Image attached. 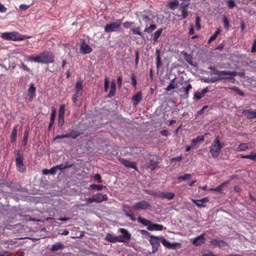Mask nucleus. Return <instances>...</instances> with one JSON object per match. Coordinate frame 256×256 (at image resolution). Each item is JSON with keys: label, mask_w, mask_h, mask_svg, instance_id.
Wrapping results in <instances>:
<instances>
[{"label": "nucleus", "mask_w": 256, "mask_h": 256, "mask_svg": "<svg viewBox=\"0 0 256 256\" xmlns=\"http://www.w3.org/2000/svg\"><path fill=\"white\" fill-rule=\"evenodd\" d=\"M150 238L149 242L152 246V251L150 254H154L158 250V247L160 246V241L165 247L169 249H175L176 246L180 244L178 242L170 243L163 236L158 237L150 236Z\"/></svg>", "instance_id": "1"}, {"label": "nucleus", "mask_w": 256, "mask_h": 256, "mask_svg": "<svg viewBox=\"0 0 256 256\" xmlns=\"http://www.w3.org/2000/svg\"><path fill=\"white\" fill-rule=\"evenodd\" d=\"M28 60L40 64L52 63L54 62V56L52 52L46 51L36 56H28Z\"/></svg>", "instance_id": "2"}, {"label": "nucleus", "mask_w": 256, "mask_h": 256, "mask_svg": "<svg viewBox=\"0 0 256 256\" xmlns=\"http://www.w3.org/2000/svg\"><path fill=\"white\" fill-rule=\"evenodd\" d=\"M222 145L218 138H216L210 148V153L214 158H217L220 154Z\"/></svg>", "instance_id": "3"}, {"label": "nucleus", "mask_w": 256, "mask_h": 256, "mask_svg": "<svg viewBox=\"0 0 256 256\" xmlns=\"http://www.w3.org/2000/svg\"><path fill=\"white\" fill-rule=\"evenodd\" d=\"M108 200V196L106 194L102 193H97L92 198H88L86 199V202L88 203H92L94 202L100 203L104 201H106Z\"/></svg>", "instance_id": "4"}, {"label": "nucleus", "mask_w": 256, "mask_h": 256, "mask_svg": "<svg viewBox=\"0 0 256 256\" xmlns=\"http://www.w3.org/2000/svg\"><path fill=\"white\" fill-rule=\"evenodd\" d=\"M1 38L4 40L14 41L24 40V38H21L18 33L16 32L2 33Z\"/></svg>", "instance_id": "5"}, {"label": "nucleus", "mask_w": 256, "mask_h": 256, "mask_svg": "<svg viewBox=\"0 0 256 256\" xmlns=\"http://www.w3.org/2000/svg\"><path fill=\"white\" fill-rule=\"evenodd\" d=\"M121 24V21L117 20L114 22L106 24L104 27V31L106 32H116L120 27Z\"/></svg>", "instance_id": "6"}, {"label": "nucleus", "mask_w": 256, "mask_h": 256, "mask_svg": "<svg viewBox=\"0 0 256 256\" xmlns=\"http://www.w3.org/2000/svg\"><path fill=\"white\" fill-rule=\"evenodd\" d=\"M119 231L122 234V236H118L119 242H128L131 238L130 234L126 229L123 228H120Z\"/></svg>", "instance_id": "7"}, {"label": "nucleus", "mask_w": 256, "mask_h": 256, "mask_svg": "<svg viewBox=\"0 0 256 256\" xmlns=\"http://www.w3.org/2000/svg\"><path fill=\"white\" fill-rule=\"evenodd\" d=\"M150 207V204L149 202L144 200H140L133 206V208L136 210H145Z\"/></svg>", "instance_id": "8"}, {"label": "nucleus", "mask_w": 256, "mask_h": 256, "mask_svg": "<svg viewBox=\"0 0 256 256\" xmlns=\"http://www.w3.org/2000/svg\"><path fill=\"white\" fill-rule=\"evenodd\" d=\"M154 195L159 198L167 199L168 200L172 199L174 196V194L171 192H159L154 194Z\"/></svg>", "instance_id": "9"}, {"label": "nucleus", "mask_w": 256, "mask_h": 256, "mask_svg": "<svg viewBox=\"0 0 256 256\" xmlns=\"http://www.w3.org/2000/svg\"><path fill=\"white\" fill-rule=\"evenodd\" d=\"M254 144L252 142L241 143L238 146L236 150L237 151H245L253 148Z\"/></svg>", "instance_id": "10"}, {"label": "nucleus", "mask_w": 256, "mask_h": 256, "mask_svg": "<svg viewBox=\"0 0 256 256\" xmlns=\"http://www.w3.org/2000/svg\"><path fill=\"white\" fill-rule=\"evenodd\" d=\"M120 161L122 164L125 166L127 168H132L136 170H137L136 164L134 162H130L126 159L120 158Z\"/></svg>", "instance_id": "11"}, {"label": "nucleus", "mask_w": 256, "mask_h": 256, "mask_svg": "<svg viewBox=\"0 0 256 256\" xmlns=\"http://www.w3.org/2000/svg\"><path fill=\"white\" fill-rule=\"evenodd\" d=\"M192 202L199 208H204L205 206L204 204L208 201V198L205 197L200 200H192Z\"/></svg>", "instance_id": "12"}, {"label": "nucleus", "mask_w": 256, "mask_h": 256, "mask_svg": "<svg viewBox=\"0 0 256 256\" xmlns=\"http://www.w3.org/2000/svg\"><path fill=\"white\" fill-rule=\"evenodd\" d=\"M242 113L248 119H252L256 117V110H242Z\"/></svg>", "instance_id": "13"}, {"label": "nucleus", "mask_w": 256, "mask_h": 256, "mask_svg": "<svg viewBox=\"0 0 256 256\" xmlns=\"http://www.w3.org/2000/svg\"><path fill=\"white\" fill-rule=\"evenodd\" d=\"M92 51V48L90 46L86 44V42H83L80 48V52L82 54H89Z\"/></svg>", "instance_id": "14"}, {"label": "nucleus", "mask_w": 256, "mask_h": 256, "mask_svg": "<svg viewBox=\"0 0 256 256\" xmlns=\"http://www.w3.org/2000/svg\"><path fill=\"white\" fill-rule=\"evenodd\" d=\"M205 242L204 234H202L200 236H197L192 241V244L194 246H200L204 244Z\"/></svg>", "instance_id": "15"}, {"label": "nucleus", "mask_w": 256, "mask_h": 256, "mask_svg": "<svg viewBox=\"0 0 256 256\" xmlns=\"http://www.w3.org/2000/svg\"><path fill=\"white\" fill-rule=\"evenodd\" d=\"M164 229V226L162 224H153L151 222L149 227H148V230L150 231L157 230L160 231Z\"/></svg>", "instance_id": "16"}, {"label": "nucleus", "mask_w": 256, "mask_h": 256, "mask_svg": "<svg viewBox=\"0 0 256 256\" xmlns=\"http://www.w3.org/2000/svg\"><path fill=\"white\" fill-rule=\"evenodd\" d=\"M142 98V95L141 92H138L136 94L134 95L132 98L134 105L136 106L140 102Z\"/></svg>", "instance_id": "17"}, {"label": "nucleus", "mask_w": 256, "mask_h": 256, "mask_svg": "<svg viewBox=\"0 0 256 256\" xmlns=\"http://www.w3.org/2000/svg\"><path fill=\"white\" fill-rule=\"evenodd\" d=\"M105 240L110 242H119L118 236H114L112 234H108L105 238Z\"/></svg>", "instance_id": "18"}, {"label": "nucleus", "mask_w": 256, "mask_h": 256, "mask_svg": "<svg viewBox=\"0 0 256 256\" xmlns=\"http://www.w3.org/2000/svg\"><path fill=\"white\" fill-rule=\"evenodd\" d=\"M64 248V246L61 242H56L52 245L50 250L52 252H56L58 250H62Z\"/></svg>", "instance_id": "19"}, {"label": "nucleus", "mask_w": 256, "mask_h": 256, "mask_svg": "<svg viewBox=\"0 0 256 256\" xmlns=\"http://www.w3.org/2000/svg\"><path fill=\"white\" fill-rule=\"evenodd\" d=\"M75 92L82 94V82L78 81L75 86Z\"/></svg>", "instance_id": "20"}, {"label": "nucleus", "mask_w": 256, "mask_h": 256, "mask_svg": "<svg viewBox=\"0 0 256 256\" xmlns=\"http://www.w3.org/2000/svg\"><path fill=\"white\" fill-rule=\"evenodd\" d=\"M192 88V86L190 84H188L186 87H182L180 90L184 92V98H186L188 97L189 90Z\"/></svg>", "instance_id": "21"}, {"label": "nucleus", "mask_w": 256, "mask_h": 256, "mask_svg": "<svg viewBox=\"0 0 256 256\" xmlns=\"http://www.w3.org/2000/svg\"><path fill=\"white\" fill-rule=\"evenodd\" d=\"M138 222L139 223H141L143 225L146 226L147 228L148 229V227H149L150 225L151 224V221L148 220L144 218L139 217L138 218Z\"/></svg>", "instance_id": "22"}, {"label": "nucleus", "mask_w": 256, "mask_h": 256, "mask_svg": "<svg viewBox=\"0 0 256 256\" xmlns=\"http://www.w3.org/2000/svg\"><path fill=\"white\" fill-rule=\"evenodd\" d=\"M204 136H199L196 138L193 139L192 141V146H194L198 142H203L204 140Z\"/></svg>", "instance_id": "23"}, {"label": "nucleus", "mask_w": 256, "mask_h": 256, "mask_svg": "<svg viewBox=\"0 0 256 256\" xmlns=\"http://www.w3.org/2000/svg\"><path fill=\"white\" fill-rule=\"evenodd\" d=\"M116 89V86L114 81H113L110 84V92L108 94V96L110 98L114 96L115 94Z\"/></svg>", "instance_id": "24"}, {"label": "nucleus", "mask_w": 256, "mask_h": 256, "mask_svg": "<svg viewBox=\"0 0 256 256\" xmlns=\"http://www.w3.org/2000/svg\"><path fill=\"white\" fill-rule=\"evenodd\" d=\"M179 5V2L178 0H174V1L168 2V6L171 10H174Z\"/></svg>", "instance_id": "25"}, {"label": "nucleus", "mask_w": 256, "mask_h": 256, "mask_svg": "<svg viewBox=\"0 0 256 256\" xmlns=\"http://www.w3.org/2000/svg\"><path fill=\"white\" fill-rule=\"evenodd\" d=\"M36 88L33 84H30V88L28 89V95L32 99L34 96H35Z\"/></svg>", "instance_id": "26"}, {"label": "nucleus", "mask_w": 256, "mask_h": 256, "mask_svg": "<svg viewBox=\"0 0 256 256\" xmlns=\"http://www.w3.org/2000/svg\"><path fill=\"white\" fill-rule=\"evenodd\" d=\"M160 50H156V67L158 68L162 65L161 59L160 56Z\"/></svg>", "instance_id": "27"}, {"label": "nucleus", "mask_w": 256, "mask_h": 256, "mask_svg": "<svg viewBox=\"0 0 256 256\" xmlns=\"http://www.w3.org/2000/svg\"><path fill=\"white\" fill-rule=\"evenodd\" d=\"M80 133L78 131L72 130L67 134L68 138H75L79 136Z\"/></svg>", "instance_id": "28"}, {"label": "nucleus", "mask_w": 256, "mask_h": 256, "mask_svg": "<svg viewBox=\"0 0 256 256\" xmlns=\"http://www.w3.org/2000/svg\"><path fill=\"white\" fill-rule=\"evenodd\" d=\"M229 182H230L229 181L225 182L221 184H220L216 188H211L210 190H212V191H215V192H220L222 190V189L224 186H225L226 184H228L229 183Z\"/></svg>", "instance_id": "29"}, {"label": "nucleus", "mask_w": 256, "mask_h": 256, "mask_svg": "<svg viewBox=\"0 0 256 256\" xmlns=\"http://www.w3.org/2000/svg\"><path fill=\"white\" fill-rule=\"evenodd\" d=\"M16 162V165H22V164H24L23 157L20 154V152H18L17 154Z\"/></svg>", "instance_id": "30"}, {"label": "nucleus", "mask_w": 256, "mask_h": 256, "mask_svg": "<svg viewBox=\"0 0 256 256\" xmlns=\"http://www.w3.org/2000/svg\"><path fill=\"white\" fill-rule=\"evenodd\" d=\"M162 32V29H159L154 32V38H153V40L154 41V44L155 42H157L158 39L160 36Z\"/></svg>", "instance_id": "31"}, {"label": "nucleus", "mask_w": 256, "mask_h": 256, "mask_svg": "<svg viewBox=\"0 0 256 256\" xmlns=\"http://www.w3.org/2000/svg\"><path fill=\"white\" fill-rule=\"evenodd\" d=\"M16 136H17V128L16 127H15L14 128V129L12 130V136H11L12 142H16Z\"/></svg>", "instance_id": "32"}, {"label": "nucleus", "mask_w": 256, "mask_h": 256, "mask_svg": "<svg viewBox=\"0 0 256 256\" xmlns=\"http://www.w3.org/2000/svg\"><path fill=\"white\" fill-rule=\"evenodd\" d=\"M230 89L234 91L236 94H238V95L240 96H244V94L243 92L240 90L238 87H236V86H234L232 88H230Z\"/></svg>", "instance_id": "33"}, {"label": "nucleus", "mask_w": 256, "mask_h": 256, "mask_svg": "<svg viewBox=\"0 0 256 256\" xmlns=\"http://www.w3.org/2000/svg\"><path fill=\"white\" fill-rule=\"evenodd\" d=\"M192 177L191 174H185L184 175L182 176H179L178 179L179 181H184L186 180L189 178H190Z\"/></svg>", "instance_id": "34"}, {"label": "nucleus", "mask_w": 256, "mask_h": 256, "mask_svg": "<svg viewBox=\"0 0 256 256\" xmlns=\"http://www.w3.org/2000/svg\"><path fill=\"white\" fill-rule=\"evenodd\" d=\"M157 164H158V163L156 162L154 160H151L150 162L148 167L150 168L152 170H154L156 168Z\"/></svg>", "instance_id": "35"}, {"label": "nucleus", "mask_w": 256, "mask_h": 256, "mask_svg": "<svg viewBox=\"0 0 256 256\" xmlns=\"http://www.w3.org/2000/svg\"><path fill=\"white\" fill-rule=\"evenodd\" d=\"M156 28V24H151L149 27L146 28L144 29V32L148 33H151Z\"/></svg>", "instance_id": "36"}, {"label": "nucleus", "mask_w": 256, "mask_h": 256, "mask_svg": "<svg viewBox=\"0 0 256 256\" xmlns=\"http://www.w3.org/2000/svg\"><path fill=\"white\" fill-rule=\"evenodd\" d=\"M230 77H212L210 78V83L218 82L222 79L224 78H230Z\"/></svg>", "instance_id": "37"}, {"label": "nucleus", "mask_w": 256, "mask_h": 256, "mask_svg": "<svg viewBox=\"0 0 256 256\" xmlns=\"http://www.w3.org/2000/svg\"><path fill=\"white\" fill-rule=\"evenodd\" d=\"M90 188H92V189L96 188V189L98 190H101L104 188H106V186H104L102 185H98V184H91L90 186Z\"/></svg>", "instance_id": "38"}, {"label": "nucleus", "mask_w": 256, "mask_h": 256, "mask_svg": "<svg viewBox=\"0 0 256 256\" xmlns=\"http://www.w3.org/2000/svg\"><path fill=\"white\" fill-rule=\"evenodd\" d=\"M130 30L132 32L133 34H137L141 37H143L142 34L140 32V28L138 27L136 28H132Z\"/></svg>", "instance_id": "39"}, {"label": "nucleus", "mask_w": 256, "mask_h": 256, "mask_svg": "<svg viewBox=\"0 0 256 256\" xmlns=\"http://www.w3.org/2000/svg\"><path fill=\"white\" fill-rule=\"evenodd\" d=\"M227 72L228 73L225 74V77H230L231 78L230 79L233 78L236 76L238 74V72H236L227 71Z\"/></svg>", "instance_id": "40"}, {"label": "nucleus", "mask_w": 256, "mask_h": 256, "mask_svg": "<svg viewBox=\"0 0 256 256\" xmlns=\"http://www.w3.org/2000/svg\"><path fill=\"white\" fill-rule=\"evenodd\" d=\"M123 210L124 212L126 215L128 214V213H130L132 212L131 210L130 206L128 205V204H124L123 206Z\"/></svg>", "instance_id": "41"}, {"label": "nucleus", "mask_w": 256, "mask_h": 256, "mask_svg": "<svg viewBox=\"0 0 256 256\" xmlns=\"http://www.w3.org/2000/svg\"><path fill=\"white\" fill-rule=\"evenodd\" d=\"M55 116H56L55 112H54L52 114L51 116H50V122L49 124V129H50L51 128V127L52 126V125L54 123Z\"/></svg>", "instance_id": "42"}, {"label": "nucleus", "mask_w": 256, "mask_h": 256, "mask_svg": "<svg viewBox=\"0 0 256 256\" xmlns=\"http://www.w3.org/2000/svg\"><path fill=\"white\" fill-rule=\"evenodd\" d=\"M214 242H216V244H218V246H226V242L223 240H212L211 243L214 244Z\"/></svg>", "instance_id": "43"}, {"label": "nucleus", "mask_w": 256, "mask_h": 256, "mask_svg": "<svg viewBox=\"0 0 256 256\" xmlns=\"http://www.w3.org/2000/svg\"><path fill=\"white\" fill-rule=\"evenodd\" d=\"M190 4V2L188 1L186 2H182L179 4L180 8L182 10L186 9V8L189 6Z\"/></svg>", "instance_id": "44"}, {"label": "nucleus", "mask_w": 256, "mask_h": 256, "mask_svg": "<svg viewBox=\"0 0 256 256\" xmlns=\"http://www.w3.org/2000/svg\"><path fill=\"white\" fill-rule=\"evenodd\" d=\"M200 18L198 16H196V27L197 30H200Z\"/></svg>", "instance_id": "45"}, {"label": "nucleus", "mask_w": 256, "mask_h": 256, "mask_svg": "<svg viewBox=\"0 0 256 256\" xmlns=\"http://www.w3.org/2000/svg\"><path fill=\"white\" fill-rule=\"evenodd\" d=\"M56 170H62L66 169L68 168H71V166H64V164H60L57 165L56 166Z\"/></svg>", "instance_id": "46"}, {"label": "nucleus", "mask_w": 256, "mask_h": 256, "mask_svg": "<svg viewBox=\"0 0 256 256\" xmlns=\"http://www.w3.org/2000/svg\"><path fill=\"white\" fill-rule=\"evenodd\" d=\"M227 5L230 9L234 8L236 6V4L233 0H228L227 1Z\"/></svg>", "instance_id": "47"}, {"label": "nucleus", "mask_w": 256, "mask_h": 256, "mask_svg": "<svg viewBox=\"0 0 256 256\" xmlns=\"http://www.w3.org/2000/svg\"><path fill=\"white\" fill-rule=\"evenodd\" d=\"M28 131H26L24 132V139L22 140V144L24 146H25L28 142Z\"/></svg>", "instance_id": "48"}, {"label": "nucleus", "mask_w": 256, "mask_h": 256, "mask_svg": "<svg viewBox=\"0 0 256 256\" xmlns=\"http://www.w3.org/2000/svg\"><path fill=\"white\" fill-rule=\"evenodd\" d=\"M204 96V95L202 94V92H196L194 94V98L196 99L199 100L201 99Z\"/></svg>", "instance_id": "49"}, {"label": "nucleus", "mask_w": 256, "mask_h": 256, "mask_svg": "<svg viewBox=\"0 0 256 256\" xmlns=\"http://www.w3.org/2000/svg\"><path fill=\"white\" fill-rule=\"evenodd\" d=\"M58 121V124L62 126L64 123V115H62V114H59Z\"/></svg>", "instance_id": "50"}, {"label": "nucleus", "mask_w": 256, "mask_h": 256, "mask_svg": "<svg viewBox=\"0 0 256 256\" xmlns=\"http://www.w3.org/2000/svg\"><path fill=\"white\" fill-rule=\"evenodd\" d=\"M176 87V84L170 83L166 88L167 91H170L172 90L175 88Z\"/></svg>", "instance_id": "51"}, {"label": "nucleus", "mask_w": 256, "mask_h": 256, "mask_svg": "<svg viewBox=\"0 0 256 256\" xmlns=\"http://www.w3.org/2000/svg\"><path fill=\"white\" fill-rule=\"evenodd\" d=\"M81 96H82V94H78L77 92H75V93L74 94V95L72 96V98L73 102L74 103H76L77 100L78 98Z\"/></svg>", "instance_id": "52"}, {"label": "nucleus", "mask_w": 256, "mask_h": 256, "mask_svg": "<svg viewBox=\"0 0 256 256\" xmlns=\"http://www.w3.org/2000/svg\"><path fill=\"white\" fill-rule=\"evenodd\" d=\"M208 69L210 70H211L212 71V74H218L219 76V72H220V70H216L215 68H213L212 66H210L208 68Z\"/></svg>", "instance_id": "53"}, {"label": "nucleus", "mask_w": 256, "mask_h": 256, "mask_svg": "<svg viewBox=\"0 0 256 256\" xmlns=\"http://www.w3.org/2000/svg\"><path fill=\"white\" fill-rule=\"evenodd\" d=\"M18 170L20 172H23L24 170V164L22 165H16Z\"/></svg>", "instance_id": "54"}, {"label": "nucleus", "mask_w": 256, "mask_h": 256, "mask_svg": "<svg viewBox=\"0 0 256 256\" xmlns=\"http://www.w3.org/2000/svg\"><path fill=\"white\" fill-rule=\"evenodd\" d=\"M108 84H109V82L108 80V78H106L104 79V90L106 92H107V90L108 88V87H109Z\"/></svg>", "instance_id": "55"}, {"label": "nucleus", "mask_w": 256, "mask_h": 256, "mask_svg": "<svg viewBox=\"0 0 256 256\" xmlns=\"http://www.w3.org/2000/svg\"><path fill=\"white\" fill-rule=\"evenodd\" d=\"M29 7V5L25 4H22L20 6V8L23 11L26 10Z\"/></svg>", "instance_id": "56"}, {"label": "nucleus", "mask_w": 256, "mask_h": 256, "mask_svg": "<svg viewBox=\"0 0 256 256\" xmlns=\"http://www.w3.org/2000/svg\"><path fill=\"white\" fill-rule=\"evenodd\" d=\"M182 16L184 19L186 18L188 15V11L186 9L182 10Z\"/></svg>", "instance_id": "57"}, {"label": "nucleus", "mask_w": 256, "mask_h": 256, "mask_svg": "<svg viewBox=\"0 0 256 256\" xmlns=\"http://www.w3.org/2000/svg\"><path fill=\"white\" fill-rule=\"evenodd\" d=\"M126 216H127L129 217L132 220V221L136 220V218H134V215L133 214V211L130 213H128V214Z\"/></svg>", "instance_id": "58"}, {"label": "nucleus", "mask_w": 256, "mask_h": 256, "mask_svg": "<svg viewBox=\"0 0 256 256\" xmlns=\"http://www.w3.org/2000/svg\"><path fill=\"white\" fill-rule=\"evenodd\" d=\"M220 30L219 29H218L215 32V33L210 37V38H212V40H214L217 37L218 35L220 34Z\"/></svg>", "instance_id": "59"}, {"label": "nucleus", "mask_w": 256, "mask_h": 256, "mask_svg": "<svg viewBox=\"0 0 256 256\" xmlns=\"http://www.w3.org/2000/svg\"><path fill=\"white\" fill-rule=\"evenodd\" d=\"M224 26L228 29L229 28V22L228 20L226 17H224Z\"/></svg>", "instance_id": "60"}, {"label": "nucleus", "mask_w": 256, "mask_h": 256, "mask_svg": "<svg viewBox=\"0 0 256 256\" xmlns=\"http://www.w3.org/2000/svg\"><path fill=\"white\" fill-rule=\"evenodd\" d=\"M6 8L3 4L0 3V12H6Z\"/></svg>", "instance_id": "61"}, {"label": "nucleus", "mask_w": 256, "mask_h": 256, "mask_svg": "<svg viewBox=\"0 0 256 256\" xmlns=\"http://www.w3.org/2000/svg\"><path fill=\"white\" fill-rule=\"evenodd\" d=\"M56 166H54V167L52 168L50 170H49L50 174H56Z\"/></svg>", "instance_id": "62"}, {"label": "nucleus", "mask_w": 256, "mask_h": 256, "mask_svg": "<svg viewBox=\"0 0 256 256\" xmlns=\"http://www.w3.org/2000/svg\"><path fill=\"white\" fill-rule=\"evenodd\" d=\"M252 157L251 160L254 161H256V151H253L251 152Z\"/></svg>", "instance_id": "63"}, {"label": "nucleus", "mask_w": 256, "mask_h": 256, "mask_svg": "<svg viewBox=\"0 0 256 256\" xmlns=\"http://www.w3.org/2000/svg\"><path fill=\"white\" fill-rule=\"evenodd\" d=\"M256 51V40H254L253 44V46L251 49V52L254 53Z\"/></svg>", "instance_id": "64"}]
</instances>
